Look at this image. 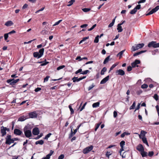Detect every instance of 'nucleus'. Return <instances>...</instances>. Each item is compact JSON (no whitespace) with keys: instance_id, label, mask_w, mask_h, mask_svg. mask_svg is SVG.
Segmentation results:
<instances>
[{"instance_id":"39","label":"nucleus","mask_w":159,"mask_h":159,"mask_svg":"<svg viewBox=\"0 0 159 159\" xmlns=\"http://www.w3.org/2000/svg\"><path fill=\"white\" fill-rule=\"evenodd\" d=\"M69 108L70 110V111L71 114H73L74 113V111L73 109L72 108L70 104L69 106Z\"/></svg>"},{"instance_id":"55","label":"nucleus","mask_w":159,"mask_h":159,"mask_svg":"<svg viewBox=\"0 0 159 159\" xmlns=\"http://www.w3.org/2000/svg\"><path fill=\"white\" fill-rule=\"evenodd\" d=\"M134 8L137 10H139L141 8V5L140 4H138Z\"/></svg>"},{"instance_id":"21","label":"nucleus","mask_w":159,"mask_h":159,"mask_svg":"<svg viewBox=\"0 0 159 159\" xmlns=\"http://www.w3.org/2000/svg\"><path fill=\"white\" fill-rule=\"evenodd\" d=\"M44 52V49L43 48H41L39 50V52H38L39 54H40L39 57H41L43 55Z\"/></svg>"},{"instance_id":"48","label":"nucleus","mask_w":159,"mask_h":159,"mask_svg":"<svg viewBox=\"0 0 159 159\" xmlns=\"http://www.w3.org/2000/svg\"><path fill=\"white\" fill-rule=\"evenodd\" d=\"M94 86H95V85H94V84L93 83L92 85L89 86V87L88 88V90L89 91Z\"/></svg>"},{"instance_id":"53","label":"nucleus","mask_w":159,"mask_h":159,"mask_svg":"<svg viewBox=\"0 0 159 159\" xmlns=\"http://www.w3.org/2000/svg\"><path fill=\"white\" fill-rule=\"evenodd\" d=\"M9 142L10 143H6V144L8 145H10L11 143H14V141L13 139H11L9 141Z\"/></svg>"},{"instance_id":"50","label":"nucleus","mask_w":159,"mask_h":159,"mask_svg":"<svg viewBox=\"0 0 159 159\" xmlns=\"http://www.w3.org/2000/svg\"><path fill=\"white\" fill-rule=\"evenodd\" d=\"M154 154V152L153 151L149 152L148 153V156L150 157H152Z\"/></svg>"},{"instance_id":"43","label":"nucleus","mask_w":159,"mask_h":159,"mask_svg":"<svg viewBox=\"0 0 159 159\" xmlns=\"http://www.w3.org/2000/svg\"><path fill=\"white\" fill-rule=\"evenodd\" d=\"M101 124V123H99L97 124L96 125V127L95 129V131H96L98 128H99V126Z\"/></svg>"},{"instance_id":"41","label":"nucleus","mask_w":159,"mask_h":159,"mask_svg":"<svg viewBox=\"0 0 159 159\" xmlns=\"http://www.w3.org/2000/svg\"><path fill=\"white\" fill-rule=\"evenodd\" d=\"M52 135V134L51 133H49L48 134H47V135H46L44 138V139H47V140L48 138H49L50 136Z\"/></svg>"},{"instance_id":"18","label":"nucleus","mask_w":159,"mask_h":159,"mask_svg":"<svg viewBox=\"0 0 159 159\" xmlns=\"http://www.w3.org/2000/svg\"><path fill=\"white\" fill-rule=\"evenodd\" d=\"M11 136L10 135H7V137L6 138V144L10 143L9 142V141L11 139Z\"/></svg>"},{"instance_id":"8","label":"nucleus","mask_w":159,"mask_h":159,"mask_svg":"<svg viewBox=\"0 0 159 159\" xmlns=\"http://www.w3.org/2000/svg\"><path fill=\"white\" fill-rule=\"evenodd\" d=\"M159 9V6H157L155 8H153L149 12L146 14V16H148L156 12Z\"/></svg>"},{"instance_id":"54","label":"nucleus","mask_w":159,"mask_h":159,"mask_svg":"<svg viewBox=\"0 0 159 159\" xmlns=\"http://www.w3.org/2000/svg\"><path fill=\"white\" fill-rule=\"evenodd\" d=\"M64 154H61L58 157V159H63L64 157Z\"/></svg>"},{"instance_id":"11","label":"nucleus","mask_w":159,"mask_h":159,"mask_svg":"<svg viewBox=\"0 0 159 159\" xmlns=\"http://www.w3.org/2000/svg\"><path fill=\"white\" fill-rule=\"evenodd\" d=\"M29 115L30 118H33L37 117V114L35 111L30 112Z\"/></svg>"},{"instance_id":"56","label":"nucleus","mask_w":159,"mask_h":159,"mask_svg":"<svg viewBox=\"0 0 159 159\" xmlns=\"http://www.w3.org/2000/svg\"><path fill=\"white\" fill-rule=\"evenodd\" d=\"M50 156V155L48 154L46 156V157H43V159H49Z\"/></svg>"},{"instance_id":"42","label":"nucleus","mask_w":159,"mask_h":159,"mask_svg":"<svg viewBox=\"0 0 159 159\" xmlns=\"http://www.w3.org/2000/svg\"><path fill=\"white\" fill-rule=\"evenodd\" d=\"M91 9L89 8H84L82 9V10L84 12H87L88 11H89Z\"/></svg>"},{"instance_id":"16","label":"nucleus","mask_w":159,"mask_h":159,"mask_svg":"<svg viewBox=\"0 0 159 159\" xmlns=\"http://www.w3.org/2000/svg\"><path fill=\"white\" fill-rule=\"evenodd\" d=\"M28 117H27L25 116H23L20 117L19 118V119H18V121H24Z\"/></svg>"},{"instance_id":"10","label":"nucleus","mask_w":159,"mask_h":159,"mask_svg":"<svg viewBox=\"0 0 159 159\" xmlns=\"http://www.w3.org/2000/svg\"><path fill=\"white\" fill-rule=\"evenodd\" d=\"M39 133V130L37 127L34 128L32 130V133L34 135H38Z\"/></svg>"},{"instance_id":"26","label":"nucleus","mask_w":159,"mask_h":159,"mask_svg":"<svg viewBox=\"0 0 159 159\" xmlns=\"http://www.w3.org/2000/svg\"><path fill=\"white\" fill-rule=\"evenodd\" d=\"M136 45L138 49H139V48H142L144 46V44L143 43H139L137 44Z\"/></svg>"},{"instance_id":"33","label":"nucleus","mask_w":159,"mask_h":159,"mask_svg":"<svg viewBox=\"0 0 159 159\" xmlns=\"http://www.w3.org/2000/svg\"><path fill=\"white\" fill-rule=\"evenodd\" d=\"M138 49V48L137 46H136V45L135 46H133L131 48V50L132 52Z\"/></svg>"},{"instance_id":"6","label":"nucleus","mask_w":159,"mask_h":159,"mask_svg":"<svg viewBox=\"0 0 159 159\" xmlns=\"http://www.w3.org/2000/svg\"><path fill=\"white\" fill-rule=\"evenodd\" d=\"M19 80V79L14 80V79H12L7 80V82L8 83H10V84L11 85H14L15 84L18 82Z\"/></svg>"},{"instance_id":"3","label":"nucleus","mask_w":159,"mask_h":159,"mask_svg":"<svg viewBox=\"0 0 159 159\" xmlns=\"http://www.w3.org/2000/svg\"><path fill=\"white\" fill-rule=\"evenodd\" d=\"M149 48L153 47L157 48L159 47V43H157L156 41H152L149 42L148 45Z\"/></svg>"},{"instance_id":"59","label":"nucleus","mask_w":159,"mask_h":159,"mask_svg":"<svg viewBox=\"0 0 159 159\" xmlns=\"http://www.w3.org/2000/svg\"><path fill=\"white\" fill-rule=\"evenodd\" d=\"M41 89L40 88L38 87L35 89L34 91L35 92H38L41 90Z\"/></svg>"},{"instance_id":"1","label":"nucleus","mask_w":159,"mask_h":159,"mask_svg":"<svg viewBox=\"0 0 159 159\" xmlns=\"http://www.w3.org/2000/svg\"><path fill=\"white\" fill-rule=\"evenodd\" d=\"M30 125L25 126L23 130L25 136L28 138H30L32 136V134L30 129H29Z\"/></svg>"},{"instance_id":"13","label":"nucleus","mask_w":159,"mask_h":159,"mask_svg":"<svg viewBox=\"0 0 159 159\" xmlns=\"http://www.w3.org/2000/svg\"><path fill=\"white\" fill-rule=\"evenodd\" d=\"M14 134L16 135H20L22 134V131H21L19 129H15L14 130Z\"/></svg>"},{"instance_id":"49","label":"nucleus","mask_w":159,"mask_h":159,"mask_svg":"<svg viewBox=\"0 0 159 159\" xmlns=\"http://www.w3.org/2000/svg\"><path fill=\"white\" fill-rule=\"evenodd\" d=\"M96 26V24H95L91 28L88 29V31H90L93 30Z\"/></svg>"},{"instance_id":"46","label":"nucleus","mask_w":159,"mask_h":159,"mask_svg":"<svg viewBox=\"0 0 159 159\" xmlns=\"http://www.w3.org/2000/svg\"><path fill=\"white\" fill-rule=\"evenodd\" d=\"M89 72V71L88 70H85V71H83L81 73L83 75H86Z\"/></svg>"},{"instance_id":"7","label":"nucleus","mask_w":159,"mask_h":159,"mask_svg":"<svg viewBox=\"0 0 159 159\" xmlns=\"http://www.w3.org/2000/svg\"><path fill=\"white\" fill-rule=\"evenodd\" d=\"M159 9V6H157L155 8H153L149 12L146 14V16H148L156 12Z\"/></svg>"},{"instance_id":"20","label":"nucleus","mask_w":159,"mask_h":159,"mask_svg":"<svg viewBox=\"0 0 159 159\" xmlns=\"http://www.w3.org/2000/svg\"><path fill=\"white\" fill-rule=\"evenodd\" d=\"M72 80L73 81V82L74 83L76 82H78L81 80L80 78H78V77H75L72 78Z\"/></svg>"},{"instance_id":"45","label":"nucleus","mask_w":159,"mask_h":159,"mask_svg":"<svg viewBox=\"0 0 159 159\" xmlns=\"http://www.w3.org/2000/svg\"><path fill=\"white\" fill-rule=\"evenodd\" d=\"M65 67V66L64 65H62L60 66H59L57 68V70H59L61 69H63Z\"/></svg>"},{"instance_id":"12","label":"nucleus","mask_w":159,"mask_h":159,"mask_svg":"<svg viewBox=\"0 0 159 159\" xmlns=\"http://www.w3.org/2000/svg\"><path fill=\"white\" fill-rule=\"evenodd\" d=\"M116 73L117 75H120L121 76L124 75L125 74V71L122 69H119L117 70L116 71Z\"/></svg>"},{"instance_id":"2","label":"nucleus","mask_w":159,"mask_h":159,"mask_svg":"<svg viewBox=\"0 0 159 159\" xmlns=\"http://www.w3.org/2000/svg\"><path fill=\"white\" fill-rule=\"evenodd\" d=\"M146 132L142 130L141 131V134L139 135V138L142 139L143 143L146 144L148 146H149L147 142V139L145 136V134Z\"/></svg>"},{"instance_id":"51","label":"nucleus","mask_w":159,"mask_h":159,"mask_svg":"<svg viewBox=\"0 0 159 159\" xmlns=\"http://www.w3.org/2000/svg\"><path fill=\"white\" fill-rule=\"evenodd\" d=\"M50 78L49 76H47L45 78H44V82H45L48 81V79Z\"/></svg>"},{"instance_id":"32","label":"nucleus","mask_w":159,"mask_h":159,"mask_svg":"<svg viewBox=\"0 0 159 159\" xmlns=\"http://www.w3.org/2000/svg\"><path fill=\"white\" fill-rule=\"evenodd\" d=\"M8 37V34L6 33L5 34H4V38L5 40L7 41V42H8L9 41V40H7V38Z\"/></svg>"},{"instance_id":"38","label":"nucleus","mask_w":159,"mask_h":159,"mask_svg":"<svg viewBox=\"0 0 159 159\" xmlns=\"http://www.w3.org/2000/svg\"><path fill=\"white\" fill-rule=\"evenodd\" d=\"M75 2V0H71L68 2L69 4L67 5V6H71Z\"/></svg>"},{"instance_id":"24","label":"nucleus","mask_w":159,"mask_h":159,"mask_svg":"<svg viewBox=\"0 0 159 159\" xmlns=\"http://www.w3.org/2000/svg\"><path fill=\"white\" fill-rule=\"evenodd\" d=\"M112 151H107L106 152V156L107 157H108V158H109L110 156L112 155Z\"/></svg>"},{"instance_id":"37","label":"nucleus","mask_w":159,"mask_h":159,"mask_svg":"<svg viewBox=\"0 0 159 159\" xmlns=\"http://www.w3.org/2000/svg\"><path fill=\"white\" fill-rule=\"evenodd\" d=\"M137 10L134 8L133 10H132L130 12V13L131 14H134L137 12Z\"/></svg>"},{"instance_id":"63","label":"nucleus","mask_w":159,"mask_h":159,"mask_svg":"<svg viewBox=\"0 0 159 159\" xmlns=\"http://www.w3.org/2000/svg\"><path fill=\"white\" fill-rule=\"evenodd\" d=\"M117 115V112L116 111H114L113 112V116L115 118L116 117Z\"/></svg>"},{"instance_id":"14","label":"nucleus","mask_w":159,"mask_h":159,"mask_svg":"<svg viewBox=\"0 0 159 159\" xmlns=\"http://www.w3.org/2000/svg\"><path fill=\"white\" fill-rule=\"evenodd\" d=\"M109 79V76L108 75L106 77L103 78L100 82V84H103L105 83Z\"/></svg>"},{"instance_id":"40","label":"nucleus","mask_w":159,"mask_h":159,"mask_svg":"<svg viewBox=\"0 0 159 159\" xmlns=\"http://www.w3.org/2000/svg\"><path fill=\"white\" fill-rule=\"evenodd\" d=\"M125 141L123 140L120 143V147H124L125 145Z\"/></svg>"},{"instance_id":"57","label":"nucleus","mask_w":159,"mask_h":159,"mask_svg":"<svg viewBox=\"0 0 159 159\" xmlns=\"http://www.w3.org/2000/svg\"><path fill=\"white\" fill-rule=\"evenodd\" d=\"M156 108L158 115L159 116V106L157 105L156 107Z\"/></svg>"},{"instance_id":"19","label":"nucleus","mask_w":159,"mask_h":159,"mask_svg":"<svg viewBox=\"0 0 159 159\" xmlns=\"http://www.w3.org/2000/svg\"><path fill=\"white\" fill-rule=\"evenodd\" d=\"M140 153L143 157H146L147 156V152H145L144 151V150L141 152Z\"/></svg>"},{"instance_id":"44","label":"nucleus","mask_w":159,"mask_h":159,"mask_svg":"<svg viewBox=\"0 0 159 159\" xmlns=\"http://www.w3.org/2000/svg\"><path fill=\"white\" fill-rule=\"evenodd\" d=\"M148 85L146 84H144L141 85V87L142 89H144L147 88L148 87Z\"/></svg>"},{"instance_id":"60","label":"nucleus","mask_w":159,"mask_h":159,"mask_svg":"<svg viewBox=\"0 0 159 159\" xmlns=\"http://www.w3.org/2000/svg\"><path fill=\"white\" fill-rule=\"evenodd\" d=\"M73 135H74V134H73V132L72 130L71 129V133L69 135V138H71V137H72V136H73Z\"/></svg>"},{"instance_id":"62","label":"nucleus","mask_w":159,"mask_h":159,"mask_svg":"<svg viewBox=\"0 0 159 159\" xmlns=\"http://www.w3.org/2000/svg\"><path fill=\"white\" fill-rule=\"evenodd\" d=\"M48 63H49L48 62L46 61L45 62L41 64L40 65L41 66H45V65H47Z\"/></svg>"},{"instance_id":"28","label":"nucleus","mask_w":159,"mask_h":159,"mask_svg":"<svg viewBox=\"0 0 159 159\" xmlns=\"http://www.w3.org/2000/svg\"><path fill=\"white\" fill-rule=\"evenodd\" d=\"M110 57V56H109L107 57L103 61V64H106L107 62H108L109 60Z\"/></svg>"},{"instance_id":"23","label":"nucleus","mask_w":159,"mask_h":159,"mask_svg":"<svg viewBox=\"0 0 159 159\" xmlns=\"http://www.w3.org/2000/svg\"><path fill=\"white\" fill-rule=\"evenodd\" d=\"M33 56L34 57H37L38 58H39L40 57H39V56H40V54L38 52H35L33 53Z\"/></svg>"},{"instance_id":"64","label":"nucleus","mask_w":159,"mask_h":159,"mask_svg":"<svg viewBox=\"0 0 159 159\" xmlns=\"http://www.w3.org/2000/svg\"><path fill=\"white\" fill-rule=\"evenodd\" d=\"M154 98L156 101L158 100V96L157 94H155L154 95Z\"/></svg>"},{"instance_id":"22","label":"nucleus","mask_w":159,"mask_h":159,"mask_svg":"<svg viewBox=\"0 0 159 159\" xmlns=\"http://www.w3.org/2000/svg\"><path fill=\"white\" fill-rule=\"evenodd\" d=\"M100 103L98 102L96 103H93L92 105V107L93 108H95L99 107Z\"/></svg>"},{"instance_id":"4","label":"nucleus","mask_w":159,"mask_h":159,"mask_svg":"<svg viewBox=\"0 0 159 159\" xmlns=\"http://www.w3.org/2000/svg\"><path fill=\"white\" fill-rule=\"evenodd\" d=\"M93 147L90 145L84 148L83 150V152L85 154H87L93 150Z\"/></svg>"},{"instance_id":"15","label":"nucleus","mask_w":159,"mask_h":159,"mask_svg":"<svg viewBox=\"0 0 159 159\" xmlns=\"http://www.w3.org/2000/svg\"><path fill=\"white\" fill-rule=\"evenodd\" d=\"M137 149L139 151L141 152L142 151L144 150V148L143 147L142 144H139L137 146Z\"/></svg>"},{"instance_id":"58","label":"nucleus","mask_w":159,"mask_h":159,"mask_svg":"<svg viewBox=\"0 0 159 159\" xmlns=\"http://www.w3.org/2000/svg\"><path fill=\"white\" fill-rule=\"evenodd\" d=\"M82 71V69H79L78 70L75 71V74H78V73L81 72Z\"/></svg>"},{"instance_id":"36","label":"nucleus","mask_w":159,"mask_h":159,"mask_svg":"<svg viewBox=\"0 0 159 159\" xmlns=\"http://www.w3.org/2000/svg\"><path fill=\"white\" fill-rule=\"evenodd\" d=\"M118 64L117 63H116L113 64L110 68L109 71L112 70L114 68L118 65Z\"/></svg>"},{"instance_id":"17","label":"nucleus","mask_w":159,"mask_h":159,"mask_svg":"<svg viewBox=\"0 0 159 159\" xmlns=\"http://www.w3.org/2000/svg\"><path fill=\"white\" fill-rule=\"evenodd\" d=\"M13 24V23L11 20H9L5 23V25L7 26H10L12 25Z\"/></svg>"},{"instance_id":"61","label":"nucleus","mask_w":159,"mask_h":159,"mask_svg":"<svg viewBox=\"0 0 159 159\" xmlns=\"http://www.w3.org/2000/svg\"><path fill=\"white\" fill-rule=\"evenodd\" d=\"M132 70V68L131 66H129L127 67V70L128 71H131Z\"/></svg>"},{"instance_id":"25","label":"nucleus","mask_w":159,"mask_h":159,"mask_svg":"<svg viewBox=\"0 0 159 159\" xmlns=\"http://www.w3.org/2000/svg\"><path fill=\"white\" fill-rule=\"evenodd\" d=\"M117 30H118V32H121L123 30L122 27L120 25H119V24L117 25Z\"/></svg>"},{"instance_id":"31","label":"nucleus","mask_w":159,"mask_h":159,"mask_svg":"<svg viewBox=\"0 0 159 159\" xmlns=\"http://www.w3.org/2000/svg\"><path fill=\"white\" fill-rule=\"evenodd\" d=\"M130 134V133H127L126 132H125L123 133V134H122L120 136L121 138H123L125 136V135H129Z\"/></svg>"},{"instance_id":"52","label":"nucleus","mask_w":159,"mask_h":159,"mask_svg":"<svg viewBox=\"0 0 159 159\" xmlns=\"http://www.w3.org/2000/svg\"><path fill=\"white\" fill-rule=\"evenodd\" d=\"M43 135V134H40V135H38L34 139H39L40 137H41Z\"/></svg>"},{"instance_id":"35","label":"nucleus","mask_w":159,"mask_h":159,"mask_svg":"<svg viewBox=\"0 0 159 159\" xmlns=\"http://www.w3.org/2000/svg\"><path fill=\"white\" fill-rule=\"evenodd\" d=\"M135 102H134L132 104V106H131L130 107H129V109L130 110H131V109H134L135 107Z\"/></svg>"},{"instance_id":"47","label":"nucleus","mask_w":159,"mask_h":159,"mask_svg":"<svg viewBox=\"0 0 159 159\" xmlns=\"http://www.w3.org/2000/svg\"><path fill=\"white\" fill-rule=\"evenodd\" d=\"M62 21V20H59L58 21L55 22V24L53 25V26H55L58 25Z\"/></svg>"},{"instance_id":"27","label":"nucleus","mask_w":159,"mask_h":159,"mask_svg":"<svg viewBox=\"0 0 159 159\" xmlns=\"http://www.w3.org/2000/svg\"><path fill=\"white\" fill-rule=\"evenodd\" d=\"M107 68L106 67H103L102 70H101L100 74L101 75H103L104 74L105 72L107 71Z\"/></svg>"},{"instance_id":"5","label":"nucleus","mask_w":159,"mask_h":159,"mask_svg":"<svg viewBox=\"0 0 159 159\" xmlns=\"http://www.w3.org/2000/svg\"><path fill=\"white\" fill-rule=\"evenodd\" d=\"M10 129L9 128H7L6 127L2 126L1 127V133L2 134V136H4L6 134V131H9Z\"/></svg>"},{"instance_id":"9","label":"nucleus","mask_w":159,"mask_h":159,"mask_svg":"<svg viewBox=\"0 0 159 159\" xmlns=\"http://www.w3.org/2000/svg\"><path fill=\"white\" fill-rule=\"evenodd\" d=\"M140 61L138 60H136L134 61L131 63V66L132 67L134 68L136 66L138 67L139 66L137 65L140 64Z\"/></svg>"},{"instance_id":"29","label":"nucleus","mask_w":159,"mask_h":159,"mask_svg":"<svg viewBox=\"0 0 159 159\" xmlns=\"http://www.w3.org/2000/svg\"><path fill=\"white\" fill-rule=\"evenodd\" d=\"M44 143V141L42 140H39L38 141H36L35 142V144H39L40 145H42Z\"/></svg>"},{"instance_id":"30","label":"nucleus","mask_w":159,"mask_h":159,"mask_svg":"<svg viewBox=\"0 0 159 159\" xmlns=\"http://www.w3.org/2000/svg\"><path fill=\"white\" fill-rule=\"evenodd\" d=\"M125 51V50H123L122 51H121L119 52L117 55V57H120V58H121L122 57V55L123 54V53Z\"/></svg>"},{"instance_id":"34","label":"nucleus","mask_w":159,"mask_h":159,"mask_svg":"<svg viewBox=\"0 0 159 159\" xmlns=\"http://www.w3.org/2000/svg\"><path fill=\"white\" fill-rule=\"evenodd\" d=\"M99 36L98 35L95 37V39L94 40V42L95 43H98L99 41Z\"/></svg>"}]
</instances>
